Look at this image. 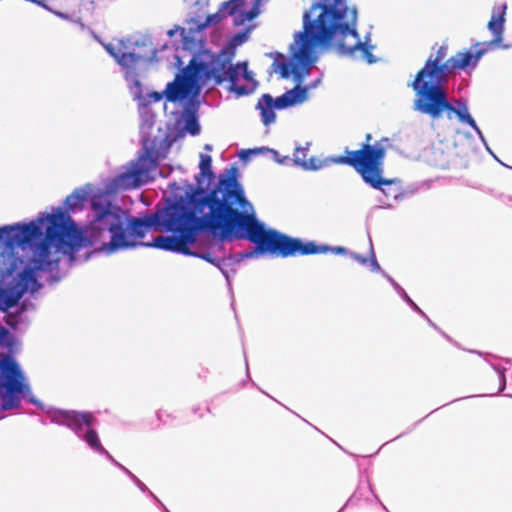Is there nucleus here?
<instances>
[{"label": "nucleus", "instance_id": "1", "mask_svg": "<svg viewBox=\"0 0 512 512\" xmlns=\"http://www.w3.org/2000/svg\"><path fill=\"white\" fill-rule=\"evenodd\" d=\"M88 242L83 230L67 214L63 207H53L52 212H40L35 219L2 225V247L12 255L15 249L28 250L29 257L14 256L8 274L20 268L10 286L2 287L3 321L16 332L23 323V314L35 310V304L25 299L26 293L34 295L43 284L39 272H48V283L56 284L64 277L59 271L60 259L52 253L60 252L75 261V254Z\"/></svg>", "mask_w": 512, "mask_h": 512}, {"label": "nucleus", "instance_id": "2", "mask_svg": "<svg viewBox=\"0 0 512 512\" xmlns=\"http://www.w3.org/2000/svg\"><path fill=\"white\" fill-rule=\"evenodd\" d=\"M211 237L221 243L246 240L254 244V248L242 251L244 260L269 253L265 223L258 219L234 172L221 178L217 186Z\"/></svg>", "mask_w": 512, "mask_h": 512}, {"label": "nucleus", "instance_id": "3", "mask_svg": "<svg viewBox=\"0 0 512 512\" xmlns=\"http://www.w3.org/2000/svg\"><path fill=\"white\" fill-rule=\"evenodd\" d=\"M217 187L206 191L195 187L187 197L166 200V211L157 231L172 235L157 236L147 242V248L187 255L190 245L205 233L211 236Z\"/></svg>", "mask_w": 512, "mask_h": 512}, {"label": "nucleus", "instance_id": "4", "mask_svg": "<svg viewBox=\"0 0 512 512\" xmlns=\"http://www.w3.org/2000/svg\"><path fill=\"white\" fill-rule=\"evenodd\" d=\"M90 210V236L97 238L101 237L103 232H108L110 239L101 244L98 252L112 255L119 251L147 247V242L141 239L149 230L159 228L166 211V204L142 217L130 216L127 211L113 203L107 194L100 192L91 196Z\"/></svg>", "mask_w": 512, "mask_h": 512}, {"label": "nucleus", "instance_id": "5", "mask_svg": "<svg viewBox=\"0 0 512 512\" xmlns=\"http://www.w3.org/2000/svg\"><path fill=\"white\" fill-rule=\"evenodd\" d=\"M358 26V8L353 6L328 5L314 2L303 15V31L312 44L336 53L338 45L349 37H356Z\"/></svg>", "mask_w": 512, "mask_h": 512}, {"label": "nucleus", "instance_id": "6", "mask_svg": "<svg viewBox=\"0 0 512 512\" xmlns=\"http://www.w3.org/2000/svg\"><path fill=\"white\" fill-rule=\"evenodd\" d=\"M11 330L9 326H2V412L19 409L22 401H26L47 414V409L35 397L29 379L16 359L21 352L22 342Z\"/></svg>", "mask_w": 512, "mask_h": 512}, {"label": "nucleus", "instance_id": "7", "mask_svg": "<svg viewBox=\"0 0 512 512\" xmlns=\"http://www.w3.org/2000/svg\"><path fill=\"white\" fill-rule=\"evenodd\" d=\"M389 142V138L382 137L374 145L364 144L358 150L347 151L348 156H340L334 161L353 167L370 188L381 191L387 199L399 201L404 198L402 181L399 178L387 179L383 176L386 145Z\"/></svg>", "mask_w": 512, "mask_h": 512}, {"label": "nucleus", "instance_id": "8", "mask_svg": "<svg viewBox=\"0 0 512 512\" xmlns=\"http://www.w3.org/2000/svg\"><path fill=\"white\" fill-rule=\"evenodd\" d=\"M447 47L440 46L429 55L423 67L410 84L414 93L413 110L423 114L450 100L447 84L450 79V58L446 59Z\"/></svg>", "mask_w": 512, "mask_h": 512}, {"label": "nucleus", "instance_id": "9", "mask_svg": "<svg viewBox=\"0 0 512 512\" xmlns=\"http://www.w3.org/2000/svg\"><path fill=\"white\" fill-rule=\"evenodd\" d=\"M232 57L215 55L211 50H200L191 56L188 64L192 76V82L198 84L201 90L211 80L216 85L223 82L230 83L228 90L238 97L246 96L254 92V88L238 85L240 71L238 64H232Z\"/></svg>", "mask_w": 512, "mask_h": 512}, {"label": "nucleus", "instance_id": "10", "mask_svg": "<svg viewBox=\"0 0 512 512\" xmlns=\"http://www.w3.org/2000/svg\"><path fill=\"white\" fill-rule=\"evenodd\" d=\"M46 412L52 423L69 428L93 452L105 456L113 465L122 470L134 484L140 480L104 448L95 429L96 419L91 412L64 409H49Z\"/></svg>", "mask_w": 512, "mask_h": 512}, {"label": "nucleus", "instance_id": "11", "mask_svg": "<svg viewBox=\"0 0 512 512\" xmlns=\"http://www.w3.org/2000/svg\"><path fill=\"white\" fill-rule=\"evenodd\" d=\"M125 54H131V61L124 66V78L128 83L130 93L137 100L143 98V88L139 70L157 61V49L152 38L148 35L130 36L125 38Z\"/></svg>", "mask_w": 512, "mask_h": 512}, {"label": "nucleus", "instance_id": "12", "mask_svg": "<svg viewBox=\"0 0 512 512\" xmlns=\"http://www.w3.org/2000/svg\"><path fill=\"white\" fill-rule=\"evenodd\" d=\"M507 5L502 4L496 6L492 10L491 19L488 22L487 28L493 35V39L486 42H478L475 47H480L475 50L459 51L450 57V76L456 70H466L468 68H476L480 59L486 54L488 49H493L500 45L503 41L504 24L506 16Z\"/></svg>", "mask_w": 512, "mask_h": 512}, {"label": "nucleus", "instance_id": "13", "mask_svg": "<svg viewBox=\"0 0 512 512\" xmlns=\"http://www.w3.org/2000/svg\"><path fill=\"white\" fill-rule=\"evenodd\" d=\"M156 165V151L153 147L144 144L143 152L139 153L125 166V171L112 178L108 188L112 192L138 188L145 184L149 171Z\"/></svg>", "mask_w": 512, "mask_h": 512}, {"label": "nucleus", "instance_id": "14", "mask_svg": "<svg viewBox=\"0 0 512 512\" xmlns=\"http://www.w3.org/2000/svg\"><path fill=\"white\" fill-rule=\"evenodd\" d=\"M319 83L320 79L314 81L310 86L298 84L275 99L268 93L263 94L256 105V109L260 111L262 123L269 126L275 122L274 109L283 110L305 102L308 98V89L317 87Z\"/></svg>", "mask_w": 512, "mask_h": 512}, {"label": "nucleus", "instance_id": "15", "mask_svg": "<svg viewBox=\"0 0 512 512\" xmlns=\"http://www.w3.org/2000/svg\"><path fill=\"white\" fill-rule=\"evenodd\" d=\"M422 115L428 116L432 120H440L446 117L448 120L456 118L459 123L471 127L483 145H486V138L477 125L475 119L472 117L467 100L461 98L450 99L439 106L423 113Z\"/></svg>", "mask_w": 512, "mask_h": 512}, {"label": "nucleus", "instance_id": "16", "mask_svg": "<svg viewBox=\"0 0 512 512\" xmlns=\"http://www.w3.org/2000/svg\"><path fill=\"white\" fill-rule=\"evenodd\" d=\"M422 115L428 116L432 120H440L446 117L448 120L456 118L459 123L471 127L483 145H486V138L477 125L475 119L472 117L467 100L461 98L450 99L439 106L423 113Z\"/></svg>", "mask_w": 512, "mask_h": 512}, {"label": "nucleus", "instance_id": "17", "mask_svg": "<svg viewBox=\"0 0 512 512\" xmlns=\"http://www.w3.org/2000/svg\"><path fill=\"white\" fill-rule=\"evenodd\" d=\"M174 58L175 66L179 69L178 73L175 75L174 80L166 85L164 91H153L147 95L150 102H159L162 98H165L166 101L171 103L184 102V94L186 93L188 84L192 81V76L189 64L184 66V62L182 60L183 55H180L178 50L177 53H175Z\"/></svg>", "mask_w": 512, "mask_h": 512}, {"label": "nucleus", "instance_id": "18", "mask_svg": "<svg viewBox=\"0 0 512 512\" xmlns=\"http://www.w3.org/2000/svg\"><path fill=\"white\" fill-rule=\"evenodd\" d=\"M310 44H312L311 39L305 33L299 31L294 36V43L290 45L293 60L292 74L297 82L302 81L303 77L309 73L310 68L317 61V56L314 54L316 47L311 46L308 52Z\"/></svg>", "mask_w": 512, "mask_h": 512}, {"label": "nucleus", "instance_id": "19", "mask_svg": "<svg viewBox=\"0 0 512 512\" xmlns=\"http://www.w3.org/2000/svg\"><path fill=\"white\" fill-rule=\"evenodd\" d=\"M375 48L376 46L371 42L370 32L366 33L361 39L357 31L356 37H349L344 43L338 45V51L335 54L342 58L364 61L371 65L378 62V58L373 55Z\"/></svg>", "mask_w": 512, "mask_h": 512}, {"label": "nucleus", "instance_id": "20", "mask_svg": "<svg viewBox=\"0 0 512 512\" xmlns=\"http://www.w3.org/2000/svg\"><path fill=\"white\" fill-rule=\"evenodd\" d=\"M201 92V87L190 81L186 88V93L184 94L185 105L182 111L184 125L182 129L185 133H188L191 136H197L201 132L198 116V110L200 107L199 96Z\"/></svg>", "mask_w": 512, "mask_h": 512}, {"label": "nucleus", "instance_id": "21", "mask_svg": "<svg viewBox=\"0 0 512 512\" xmlns=\"http://www.w3.org/2000/svg\"><path fill=\"white\" fill-rule=\"evenodd\" d=\"M199 173L195 176L196 185L188 184L187 190L183 197H187L188 194L195 188L200 187L206 191H212L217 186H219L220 179L226 178V176H230L232 172H234L236 182L243 187V185L239 181V170L235 164H233L229 168H225L217 177V182L213 186H202L204 179H208L212 181L215 178V174L212 170V157L208 154L201 153L200 154V162H199Z\"/></svg>", "mask_w": 512, "mask_h": 512}, {"label": "nucleus", "instance_id": "22", "mask_svg": "<svg viewBox=\"0 0 512 512\" xmlns=\"http://www.w3.org/2000/svg\"><path fill=\"white\" fill-rule=\"evenodd\" d=\"M184 24L185 26L181 29L182 45L181 48H177L176 51L178 50L180 55L181 52L187 51L192 53L193 56L200 50H207L204 48L205 41L196 37L197 33H200L205 29V26H203L202 16H191L184 21Z\"/></svg>", "mask_w": 512, "mask_h": 512}, {"label": "nucleus", "instance_id": "23", "mask_svg": "<svg viewBox=\"0 0 512 512\" xmlns=\"http://www.w3.org/2000/svg\"><path fill=\"white\" fill-rule=\"evenodd\" d=\"M266 242L269 253L283 258L297 255L298 238H293L265 226Z\"/></svg>", "mask_w": 512, "mask_h": 512}, {"label": "nucleus", "instance_id": "24", "mask_svg": "<svg viewBox=\"0 0 512 512\" xmlns=\"http://www.w3.org/2000/svg\"><path fill=\"white\" fill-rule=\"evenodd\" d=\"M91 190V185L86 184L83 187H78L69 194L63 201V205L66 210L82 209L86 202Z\"/></svg>", "mask_w": 512, "mask_h": 512}, {"label": "nucleus", "instance_id": "25", "mask_svg": "<svg viewBox=\"0 0 512 512\" xmlns=\"http://www.w3.org/2000/svg\"><path fill=\"white\" fill-rule=\"evenodd\" d=\"M125 38L120 39L117 41L116 44L114 43H107L103 44V47L105 50L109 53L111 57L115 60V62L121 67V69L124 71V66H127V61H131L132 55L131 54H125Z\"/></svg>", "mask_w": 512, "mask_h": 512}, {"label": "nucleus", "instance_id": "26", "mask_svg": "<svg viewBox=\"0 0 512 512\" xmlns=\"http://www.w3.org/2000/svg\"><path fill=\"white\" fill-rule=\"evenodd\" d=\"M250 31L251 29L247 28L243 31L235 33L229 42L218 53H215V55L234 58L236 48L248 40Z\"/></svg>", "mask_w": 512, "mask_h": 512}, {"label": "nucleus", "instance_id": "27", "mask_svg": "<svg viewBox=\"0 0 512 512\" xmlns=\"http://www.w3.org/2000/svg\"><path fill=\"white\" fill-rule=\"evenodd\" d=\"M306 157H303V155H300L299 161H296V167H300L304 171H318L322 169L325 166H328L330 163H336L334 160L337 158H330L321 160L316 157H311L308 160L305 159Z\"/></svg>", "mask_w": 512, "mask_h": 512}, {"label": "nucleus", "instance_id": "28", "mask_svg": "<svg viewBox=\"0 0 512 512\" xmlns=\"http://www.w3.org/2000/svg\"><path fill=\"white\" fill-rule=\"evenodd\" d=\"M328 245L316 244L314 241H303L298 238L297 255H315L328 253Z\"/></svg>", "mask_w": 512, "mask_h": 512}, {"label": "nucleus", "instance_id": "29", "mask_svg": "<svg viewBox=\"0 0 512 512\" xmlns=\"http://www.w3.org/2000/svg\"><path fill=\"white\" fill-rule=\"evenodd\" d=\"M262 0H254L252 7L248 11L239 10L233 19L234 26L243 25L246 21L255 19L260 14V5Z\"/></svg>", "mask_w": 512, "mask_h": 512}, {"label": "nucleus", "instance_id": "30", "mask_svg": "<svg viewBox=\"0 0 512 512\" xmlns=\"http://www.w3.org/2000/svg\"><path fill=\"white\" fill-rule=\"evenodd\" d=\"M382 276L389 281L403 301H405L416 313L422 317H426L425 312H423V310L409 297L406 291L388 273L382 271Z\"/></svg>", "mask_w": 512, "mask_h": 512}, {"label": "nucleus", "instance_id": "31", "mask_svg": "<svg viewBox=\"0 0 512 512\" xmlns=\"http://www.w3.org/2000/svg\"><path fill=\"white\" fill-rule=\"evenodd\" d=\"M215 267H217L224 278L226 279L228 287L231 286L230 274H235L236 269L231 263V260L227 257L218 258Z\"/></svg>", "mask_w": 512, "mask_h": 512}, {"label": "nucleus", "instance_id": "32", "mask_svg": "<svg viewBox=\"0 0 512 512\" xmlns=\"http://www.w3.org/2000/svg\"><path fill=\"white\" fill-rule=\"evenodd\" d=\"M310 143H306L305 147L297 146L294 150L293 157L290 156H283L280 160V165L283 166H296V161H299L300 155H303V157L307 156V152L309 150Z\"/></svg>", "mask_w": 512, "mask_h": 512}, {"label": "nucleus", "instance_id": "33", "mask_svg": "<svg viewBox=\"0 0 512 512\" xmlns=\"http://www.w3.org/2000/svg\"><path fill=\"white\" fill-rule=\"evenodd\" d=\"M471 352L472 353H476V354H478L480 356H484L485 361L491 364L492 368L497 372V374L499 376L500 386H499V390H498L497 394L502 392L505 389V387H506L505 368H503V367H501L499 365L492 364L490 362V358H492L493 356L490 355V354H483L480 351H474V350L471 351Z\"/></svg>", "mask_w": 512, "mask_h": 512}, {"label": "nucleus", "instance_id": "34", "mask_svg": "<svg viewBox=\"0 0 512 512\" xmlns=\"http://www.w3.org/2000/svg\"><path fill=\"white\" fill-rule=\"evenodd\" d=\"M278 57L284 58L282 54L278 53ZM273 67L279 72L281 78L288 79L292 74L293 61L288 62L285 59L278 61L277 59L272 64Z\"/></svg>", "mask_w": 512, "mask_h": 512}, {"label": "nucleus", "instance_id": "35", "mask_svg": "<svg viewBox=\"0 0 512 512\" xmlns=\"http://www.w3.org/2000/svg\"><path fill=\"white\" fill-rule=\"evenodd\" d=\"M226 9L227 8H224V2H223L221 4L219 10L216 13L208 15L205 18V20L203 21V26H205V28H207L209 26L219 24L226 17V14L224 13V10H226Z\"/></svg>", "mask_w": 512, "mask_h": 512}, {"label": "nucleus", "instance_id": "36", "mask_svg": "<svg viewBox=\"0 0 512 512\" xmlns=\"http://www.w3.org/2000/svg\"><path fill=\"white\" fill-rule=\"evenodd\" d=\"M237 64H238V68H239V71H240L243 79H245L248 82H251L252 86L250 88H254V90H255L258 85V82L254 79L253 72L248 69V62L243 61V62H238Z\"/></svg>", "mask_w": 512, "mask_h": 512}, {"label": "nucleus", "instance_id": "37", "mask_svg": "<svg viewBox=\"0 0 512 512\" xmlns=\"http://www.w3.org/2000/svg\"><path fill=\"white\" fill-rule=\"evenodd\" d=\"M186 256H193L196 258H200L202 260H205L206 262L216 265V262L218 260L217 257L213 256L210 252H199L191 249V253L187 254Z\"/></svg>", "mask_w": 512, "mask_h": 512}, {"label": "nucleus", "instance_id": "38", "mask_svg": "<svg viewBox=\"0 0 512 512\" xmlns=\"http://www.w3.org/2000/svg\"><path fill=\"white\" fill-rule=\"evenodd\" d=\"M368 267L370 269L371 272H380L382 274V269L376 259V256H375V253H374V250L373 248L371 247V250H370V257L368 259Z\"/></svg>", "mask_w": 512, "mask_h": 512}, {"label": "nucleus", "instance_id": "39", "mask_svg": "<svg viewBox=\"0 0 512 512\" xmlns=\"http://www.w3.org/2000/svg\"><path fill=\"white\" fill-rule=\"evenodd\" d=\"M245 5V1L237 2L232 6H228L224 13L229 16H234L243 6Z\"/></svg>", "mask_w": 512, "mask_h": 512}, {"label": "nucleus", "instance_id": "40", "mask_svg": "<svg viewBox=\"0 0 512 512\" xmlns=\"http://www.w3.org/2000/svg\"><path fill=\"white\" fill-rule=\"evenodd\" d=\"M350 257L355 260L356 262L360 263L361 265L366 266L368 264L369 257L363 256L361 254H358L356 252H350Z\"/></svg>", "mask_w": 512, "mask_h": 512}, {"label": "nucleus", "instance_id": "41", "mask_svg": "<svg viewBox=\"0 0 512 512\" xmlns=\"http://www.w3.org/2000/svg\"><path fill=\"white\" fill-rule=\"evenodd\" d=\"M142 492H148L149 495L160 505H162V502L151 492L149 491L148 487L141 481L139 480L136 484H135Z\"/></svg>", "mask_w": 512, "mask_h": 512}, {"label": "nucleus", "instance_id": "42", "mask_svg": "<svg viewBox=\"0 0 512 512\" xmlns=\"http://www.w3.org/2000/svg\"><path fill=\"white\" fill-rule=\"evenodd\" d=\"M328 252L334 253L336 255H346L348 254V250L345 247L342 246H329L328 245Z\"/></svg>", "mask_w": 512, "mask_h": 512}, {"label": "nucleus", "instance_id": "43", "mask_svg": "<svg viewBox=\"0 0 512 512\" xmlns=\"http://www.w3.org/2000/svg\"><path fill=\"white\" fill-rule=\"evenodd\" d=\"M228 259L231 260V263L233 266H235L236 264L240 263L241 261H243V254H242V251L241 252H238V253H235V254H230L228 256H226Z\"/></svg>", "mask_w": 512, "mask_h": 512}, {"label": "nucleus", "instance_id": "44", "mask_svg": "<svg viewBox=\"0 0 512 512\" xmlns=\"http://www.w3.org/2000/svg\"><path fill=\"white\" fill-rule=\"evenodd\" d=\"M249 151L251 152L252 156L264 155V154H268L269 147H266V146L256 147V148L249 149Z\"/></svg>", "mask_w": 512, "mask_h": 512}, {"label": "nucleus", "instance_id": "45", "mask_svg": "<svg viewBox=\"0 0 512 512\" xmlns=\"http://www.w3.org/2000/svg\"><path fill=\"white\" fill-rule=\"evenodd\" d=\"M252 155L249 149H242L239 152V159L243 162H247L251 159Z\"/></svg>", "mask_w": 512, "mask_h": 512}, {"label": "nucleus", "instance_id": "46", "mask_svg": "<svg viewBox=\"0 0 512 512\" xmlns=\"http://www.w3.org/2000/svg\"><path fill=\"white\" fill-rule=\"evenodd\" d=\"M268 154L271 155V158L278 164H280V160L281 158H283L282 155H280V153L275 150V149H272V148H269V151H268Z\"/></svg>", "mask_w": 512, "mask_h": 512}, {"label": "nucleus", "instance_id": "47", "mask_svg": "<svg viewBox=\"0 0 512 512\" xmlns=\"http://www.w3.org/2000/svg\"><path fill=\"white\" fill-rule=\"evenodd\" d=\"M268 154L271 155V158L278 164H280V160L281 158H283L282 155H280V153L275 150V149H272V148H269V151H268Z\"/></svg>", "mask_w": 512, "mask_h": 512}, {"label": "nucleus", "instance_id": "48", "mask_svg": "<svg viewBox=\"0 0 512 512\" xmlns=\"http://www.w3.org/2000/svg\"><path fill=\"white\" fill-rule=\"evenodd\" d=\"M317 2L328 3V5L348 6L346 0H318Z\"/></svg>", "mask_w": 512, "mask_h": 512}, {"label": "nucleus", "instance_id": "49", "mask_svg": "<svg viewBox=\"0 0 512 512\" xmlns=\"http://www.w3.org/2000/svg\"><path fill=\"white\" fill-rule=\"evenodd\" d=\"M181 29H183L181 26L175 25L173 29H170V30L167 31V35L169 37H173L178 32L181 35Z\"/></svg>", "mask_w": 512, "mask_h": 512}, {"label": "nucleus", "instance_id": "50", "mask_svg": "<svg viewBox=\"0 0 512 512\" xmlns=\"http://www.w3.org/2000/svg\"><path fill=\"white\" fill-rule=\"evenodd\" d=\"M168 187H169V189L171 190L172 193H175L176 191L180 190V186L176 182H171L168 185Z\"/></svg>", "mask_w": 512, "mask_h": 512}, {"label": "nucleus", "instance_id": "51", "mask_svg": "<svg viewBox=\"0 0 512 512\" xmlns=\"http://www.w3.org/2000/svg\"><path fill=\"white\" fill-rule=\"evenodd\" d=\"M379 202L381 203V205L379 206L380 208H383V209L393 208V205L389 202L382 201L381 199H379Z\"/></svg>", "mask_w": 512, "mask_h": 512}, {"label": "nucleus", "instance_id": "52", "mask_svg": "<svg viewBox=\"0 0 512 512\" xmlns=\"http://www.w3.org/2000/svg\"><path fill=\"white\" fill-rule=\"evenodd\" d=\"M37 5L39 6H42L43 8H45L46 10H49V11H52L46 4L43 0H38V2L36 3Z\"/></svg>", "mask_w": 512, "mask_h": 512}, {"label": "nucleus", "instance_id": "53", "mask_svg": "<svg viewBox=\"0 0 512 512\" xmlns=\"http://www.w3.org/2000/svg\"><path fill=\"white\" fill-rule=\"evenodd\" d=\"M424 318L427 320V322H428V324H429L430 326H432V327H433V328H435L436 330H439V328H438V327H437V326H436V325L431 321V319H430L427 315H426V317H424Z\"/></svg>", "mask_w": 512, "mask_h": 512}, {"label": "nucleus", "instance_id": "54", "mask_svg": "<svg viewBox=\"0 0 512 512\" xmlns=\"http://www.w3.org/2000/svg\"><path fill=\"white\" fill-rule=\"evenodd\" d=\"M496 161H498L499 163H501L502 165H504L505 167H508L506 164L502 163L498 157L494 154V152L491 150V152H488Z\"/></svg>", "mask_w": 512, "mask_h": 512}, {"label": "nucleus", "instance_id": "55", "mask_svg": "<svg viewBox=\"0 0 512 512\" xmlns=\"http://www.w3.org/2000/svg\"><path fill=\"white\" fill-rule=\"evenodd\" d=\"M57 16L63 18V19H67L68 18V15L63 13V12H54Z\"/></svg>", "mask_w": 512, "mask_h": 512}, {"label": "nucleus", "instance_id": "56", "mask_svg": "<svg viewBox=\"0 0 512 512\" xmlns=\"http://www.w3.org/2000/svg\"><path fill=\"white\" fill-rule=\"evenodd\" d=\"M365 138H366V142H365V144H369V145H371V144H370V141H371V139H372V135L368 133V134H366V137H365ZM363 145H364V143L362 144V146H363Z\"/></svg>", "mask_w": 512, "mask_h": 512}, {"label": "nucleus", "instance_id": "57", "mask_svg": "<svg viewBox=\"0 0 512 512\" xmlns=\"http://www.w3.org/2000/svg\"><path fill=\"white\" fill-rule=\"evenodd\" d=\"M204 149L206 151H212V145L211 144H205Z\"/></svg>", "mask_w": 512, "mask_h": 512}, {"label": "nucleus", "instance_id": "58", "mask_svg": "<svg viewBox=\"0 0 512 512\" xmlns=\"http://www.w3.org/2000/svg\"><path fill=\"white\" fill-rule=\"evenodd\" d=\"M487 152H491V148L489 147L488 143L486 142V145H484Z\"/></svg>", "mask_w": 512, "mask_h": 512}, {"label": "nucleus", "instance_id": "59", "mask_svg": "<svg viewBox=\"0 0 512 512\" xmlns=\"http://www.w3.org/2000/svg\"><path fill=\"white\" fill-rule=\"evenodd\" d=\"M161 506L164 509V512H170L163 504Z\"/></svg>", "mask_w": 512, "mask_h": 512}, {"label": "nucleus", "instance_id": "60", "mask_svg": "<svg viewBox=\"0 0 512 512\" xmlns=\"http://www.w3.org/2000/svg\"><path fill=\"white\" fill-rule=\"evenodd\" d=\"M161 506L164 509V512H170L163 504Z\"/></svg>", "mask_w": 512, "mask_h": 512}, {"label": "nucleus", "instance_id": "61", "mask_svg": "<svg viewBox=\"0 0 512 512\" xmlns=\"http://www.w3.org/2000/svg\"><path fill=\"white\" fill-rule=\"evenodd\" d=\"M381 506L383 507V509H384L385 511H387V512H388V510H387L386 506H384L382 503H381Z\"/></svg>", "mask_w": 512, "mask_h": 512}, {"label": "nucleus", "instance_id": "62", "mask_svg": "<svg viewBox=\"0 0 512 512\" xmlns=\"http://www.w3.org/2000/svg\"><path fill=\"white\" fill-rule=\"evenodd\" d=\"M465 137H466V138H469V137H470V134H469V133L465 134Z\"/></svg>", "mask_w": 512, "mask_h": 512}, {"label": "nucleus", "instance_id": "63", "mask_svg": "<svg viewBox=\"0 0 512 512\" xmlns=\"http://www.w3.org/2000/svg\"><path fill=\"white\" fill-rule=\"evenodd\" d=\"M245 365H246V369L248 370V362L247 361L245 362Z\"/></svg>", "mask_w": 512, "mask_h": 512}, {"label": "nucleus", "instance_id": "64", "mask_svg": "<svg viewBox=\"0 0 512 512\" xmlns=\"http://www.w3.org/2000/svg\"><path fill=\"white\" fill-rule=\"evenodd\" d=\"M1 277H2V279L4 278V272L3 271H2Z\"/></svg>", "mask_w": 512, "mask_h": 512}]
</instances>
